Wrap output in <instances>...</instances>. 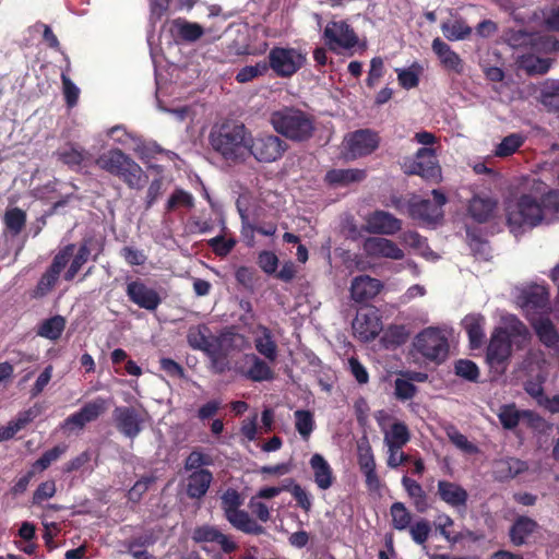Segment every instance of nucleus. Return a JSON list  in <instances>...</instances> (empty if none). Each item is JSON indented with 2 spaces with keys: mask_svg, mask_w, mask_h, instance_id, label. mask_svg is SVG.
Listing matches in <instances>:
<instances>
[{
  "mask_svg": "<svg viewBox=\"0 0 559 559\" xmlns=\"http://www.w3.org/2000/svg\"><path fill=\"white\" fill-rule=\"evenodd\" d=\"M547 214L559 219V191L521 193L506 205L507 224L514 235L538 226Z\"/></svg>",
  "mask_w": 559,
  "mask_h": 559,
  "instance_id": "f257e3e1",
  "label": "nucleus"
},
{
  "mask_svg": "<svg viewBox=\"0 0 559 559\" xmlns=\"http://www.w3.org/2000/svg\"><path fill=\"white\" fill-rule=\"evenodd\" d=\"M250 134L243 123L225 120L212 127L209 143L213 152L228 164H241L248 158Z\"/></svg>",
  "mask_w": 559,
  "mask_h": 559,
  "instance_id": "f03ea898",
  "label": "nucleus"
},
{
  "mask_svg": "<svg viewBox=\"0 0 559 559\" xmlns=\"http://www.w3.org/2000/svg\"><path fill=\"white\" fill-rule=\"evenodd\" d=\"M273 129L293 142H305L312 138L316 130L314 117L294 106H285L270 116Z\"/></svg>",
  "mask_w": 559,
  "mask_h": 559,
  "instance_id": "7ed1b4c3",
  "label": "nucleus"
},
{
  "mask_svg": "<svg viewBox=\"0 0 559 559\" xmlns=\"http://www.w3.org/2000/svg\"><path fill=\"white\" fill-rule=\"evenodd\" d=\"M415 349L427 360L442 364L449 356L450 345L445 333L439 328H427L414 340Z\"/></svg>",
  "mask_w": 559,
  "mask_h": 559,
  "instance_id": "20e7f679",
  "label": "nucleus"
},
{
  "mask_svg": "<svg viewBox=\"0 0 559 559\" xmlns=\"http://www.w3.org/2000/svg\"><path fill=\"white\" fill-rule=\"evenodd\" d=\"M288 147L287 142L275 134H250L248 157L253 156L259 163H273L281 159Z\"/></svg>",
  "mask_w": 559,
  "mask_h": 559,
  "instance_id": "39448f33",
  "label": "nucleus"
},
{
  "mask_svg": "<svg viewBox=\"0 0 559 559\" xmlns=\"http://www.w3.org/2000/svg\"><path fill=\"white\" fill-rule=\"evenodd\" d=\"M380 144L378 132L371 129H359L348 133L343 141V157L355 160L372 154Z\"/></svg>",
  "mask_w": 559,
  "mask_h": 559,
  "instance_id": "423d86ee",
  "label": "nucleus"
},
{
  "mask_svg": "<svg viewBox=\"0 0 559 559\" xmlns=\"http://www.w3.org/2000/svg\"><path fill=\"white\" fill-rule=\"evenodd\" d=\"M403 169L406 175H417L429 181L438 182L441 178V167L431 147H421L413 158H406Z\"/></svg>",
  "mask_w": 559,
  "mask_h": 559,
  "instance_id": "0eeeda50",
  "label": "nucleus"
},
{
  "mask_svg": "<svg viewBox=\"0 0 559 559\" xmlns=\"http://www.w3.org/2000/svg\"><path fill=\"white\" fill-rule=\"evenodd\" d=\"M433 200L413 198L407 204L408 215L421 223L431 224L443 217V205L447 203V195L438 190L431 191Z\"/></svg>",
  "mask_w": 559,
  "mask_h": 559,
  "instance_id": "6e6552de",
  "label": "nucleus"
},
{
  "mask_svg": "<svg viewBox=\"0 0 559 559\" xmlns=\"http://www.w3.org/2000/svg\"><path fill=\"white\" fill-rule=\"evenodd\" d=\"M305 57L294 48L273 47L267 56L266 71L277 78L293 76L304 64Z\"/></svg>",
  "mask_w": 559,
  "mask_h": 559,
  "instance_id": "1a4fd4ad",
  "label": "nucleus"
},
{
  "mask_svg": "<svg viewBox=\"0 0 559 559\" xmlns=\"http://www.w3.org/2000/svg\"><path fill=\"white\" fill-rule=\"evenodd\" d=\"M512 355V343L502 330H493L486 352V360L500 374L507 370Z\"/></svg>",
  "mask_w": 559,
  "mask_h": 559,
  "instance_id": "9d476101",
  "label": "nucleus"
},
{
  "mask_svg": "<svg viewBox=\"0 0 559 559\" xmlns=\"http://www.w3.org/2000/svg\"><path fill=\"white\" fill-rule=\"evenodd\" d=\"M323 40L330 50L336 51L338 48H354L358 44V36L347 22L331 21L323 31Z\"/></svg>",
  "mask_w": 559,
  "mask_h": 559,
  "instance_id": "9b49d317",
  "label": "nucleus"
},
{
  "mask_svg": "<svg viewBox=\"0 0 559 559\" xmlns=\"http://www.w3.org/2000/svg\"><path fill=\"white\" fill-rule=\"evenodd\" d=\"M112 419L117 430L131 440L141 433L145 421L143 413L133 406H116Z\"/></svg>",
  "mask_w": 559,
  "mask_h": 559,
  "instance_id": "f8f14e48",
  "label": "nucleus"
},
{
  "mask_svg": "<svg viewBox=\"0 0 559 559\" xmlns=\"http://www.w3.org/2000/svg\"><path fill=\"white\" fill-rule=\"evenodd\" d=\"M520 300L527 320H530V317H539L550 312L549 290L545 286L532 285L527 287L521 293Z\"/></svg>",
  "mask_w": 559,
  "mask_h": 559,
  "instance_id": "ddd939ff",
  "label": "nucleus"
},
{
  "mask_svg": "<svg viewBox=\"0 0 559 559\" xmlns=\"http://www.w3.org/2000/svg\"><path fill=\"white\" fill-rule=\"evenodd\" d=\"M354 334L362 342L374 340L382 330V321L374 307L361 308L353 320Z\"/></svg>",
  "mask_w": 559,
  "mask_h": 559,
  "instance_id": "4468645a",
  "label": "nucleus"
},
{
  "mask_svg": "<svg viewBox=\"0 0 559 559\" xmlns=\"http://www.w3.org/2000/svg\"><path fill=\"white\" fill-rule=\"evenodd\" d=\"M126 295L132 304L147 311H155L162 304L158 292L147 286L141 278L131 280L127 283Z\"/></svg>",
  "mask_w": 559,
  "mask_h": 559,
  "instance_id": "2eb2a0df",
  "label": "nucleus"
},
{
  "mask_svg": "<svg viewBox=\"0 0 559 559\" xmlns=\"http://www.w3.org/2000/svg\"><path fill=\"white\" fill-rule=\"evenodd\" d=\"M237 335L235 333H222L214 336L206 324H198L189 328L187 333V342L192 349L201 350L207 354L221 341H234Z\"/></svg>",
  "mask_w": 559,
  "mask_h": 559,
  "instance_id": "dca6fc26",
  "label": "nucleus"
},
{
  "mask_svg": "<svg viewBox=\"0 0 559 559\" xmlns=\"http://www.w3.org/2000/svg\"><path fill=\"white\" fill-rule=\"evenodd\" d=\"M362 250L370 258H386L402 260L404 251L391 239L383 237H368L362 242Z\"/></svg>",
  "mask_w": 559,
  "mask_h": 559,
  "instance_id": "f3484780",
  "label": "nucleus"
},
{
  "mask_svg": "<svg viewBox=\"0 0 559 559\" xmlns=\"http://www.w3.org/2000/svg\"><path fill=\"white\" fill-rule=\"evenodd\" d=\"M383 288L380 280L369 275H358L350 284V297L355 302H366L373 299Z\"/></svg>",
  "mask_w": 559,
  "mask_h": 559,
  "instance_id": "a211bd4d",
  "label": "nucleus"
},
{
  "mask_svg": "<svg viewBox=\"0 0 559 559\" xmlns=\"http://www.w3.org/2000/svg\"><path fill=\"white\" fill-rule=\"evenodd\" d=\"M439 499L453 509H465L468 501V492L460 484L450 480H439L437 484Z\"/></svg>",
  "mask_w": 559,
  "mask_h": 559,
  "instance_id": "6ab92c4d",
  "label": "nucleus"
},
{
  "mask_svg": "<svg viewBox=\"0 0 559 559\" xmlns=\"http://www.w3.org/2000/svg\"><path fill=\"white\" fill-rule=\"evenodd\" d=\"M192 539L195 543H215L219 545L225 554H230L237 548L234 540L223 534L217 527L211 525L195 527L192 533Z\"/></svg>",
  "mask_w": 559,
  "mask_h": 559,
  "instance_id": "aec40b11",
  "label": "nucleus"
},
{
  "mask_svg": "<svg viewBox=\"0 0 559 559\" xmlns=\"http://www.w3.org/2000/svg\"><path fill=\"white\" fill-rule=\"evenodd\" d=\"M368 228L373 234L395 235L402 229V221L389 212L374 211L367 219Z\"/></svg>",
  "mask_w": 559,
  "mask_h": 559,
  "instance_id": "412c9836",
  "label": "nucleus"
},
{
  "mask_svg": "<svg viewBox=\"0 0 559 559\" xmlns=\"http://www.w3.org/2000/svg\"><path fill=\"white\" fill-rule=\"evenodd\" d=\"M497 207V201L485 194H475L468 202L467 212L477 223L483 224L490 221Z\"/></svg>",
  "mask_w": 559,
  "mask_h": 559,
  "instance_id": "4be33fe9",
  "label": "nucleus"
},
{
  "mask_svg": "<svg viewBox=\"0 0 559 559\" xmlns=\"http://www.w3.org/2000/svg\"><path fill=\"white\" fill-rule=\"evenodd\" d=\"M213 481V473L211 471H194L190 472L187 477L186 495L190 499H203Z\"/></svg>",
  "mask_w": 559,
  "mask_h": 559,
  "instance_id": "5701e85b",
  "label": "nucleus"
},
{
  "mask_svg": "<svg viewBox=\"0 0 559 559\" xmlns=\"http://www.w3.org/2000/svg\"><path fill=\"white\" fill-rule=\"evenodd\" d=\"M528 321L542 344L549 348L558 344L559 334L548 314H546V317H544V314L539 317L533 316L530 317Z\"/></svg>",
  "mask_w": 559,
  "mask_h": 559,
  "instance_id": "b1692460",
  "label": "nucleus"
},
{
  "mask_svg": "<svg viewBox=\"0 0 559 559\" xmlns=\"http://www.w3.org/2000/svg\"><path fill=\"white\" fill-rule=\"evenodd\" d=\"M309 463L318 488L321 490H328L331 488L334 484L335 476L331 465L323 455L319 453L313 454Z\"/></svg>",
  "mask_w": 559,
  "mask_h": 559,
  "instance_id": "393cba45",
  "label": "nucleus"
},
{
  "mask_svg": "<svg viewBox=\"0 0 559 559\" xmlns=\"http://www.w3.org/2000/svg\"><path fill=\"white\" fill-rule=\"evenodd\" d=\"M485 317L481 314H467L463 321L462 325L467 333L469 347L472 349H478L483 346L485 340Z\"/></svg>",
  "mask_w": 559,
  "mask_h": 559,
  "instance_id": "a878e982",
  "label": "nucleus"
},
{
  "mask_svg": "<svg viewBox=\"0 0 559 559\" xmlns=\"http://www.w3.org/2000/svg\"><path fill=\"white\" fill-rule=\"evenodd\" d=\"M537 527L538 524L535 520L526 515L518 516L510 527L509 536L511 543L518 547L524 545Z\"/></svg>",
  "mask_w": 559,
  "mask_h": 559,
  "instance_id": "bb28decb",
  "label": "nucleus"
},
{
  "mask_svg": "<svg viewBox=\"0 0 559 559\" xmlns=\"http://www.w3.org/2000/svg\"><path fill=\"white\" fill-rule=\"evenodd\" d=\"M247 362H251L246 379L252 382L271 381L274 379V371L265 360L253 353L245 354Z\"/></svg>",
  "mask_w": 559,
  "mask_h": 559,
  "instance_id": "cd10ccee",
  "label": "nucleus"
},
{
  "mask_svg": "<svg viewBox=\"0 0 559 559\" xmlns=\"http://www.w3.org/2000/svg\"><path fill=\"white\" fill-rule=\"evenodd\" d=\"M364 169H331L326 171L324 181L332 187H345L353 182H360L366 178Z\"/></svg>",
  "mask_w": 559,
  "mask_h": 559,
  "instance_id": "c85d7f7f",
  "label": "nucleus"
},
{
  "mask_svg": "<svg viewBox=\"0 0 559 559\" xmlns=\"http://www.w3.org/2000/svg\"><path fill=\"white\" fill-rule=\"evenodd\" d=\"M118 178L121 179L130 189H141L147 180V176L141 166L130 156L121 167Z\"/></svg>",
  "mask_w": 559,
  "mask_h": 559,
  "instance_id": "c756f323",
  "label": "nucleus"
},
{
  "mask_svg": "<svg viewBox=\"0 0 559 559\" xmlns=\"http://www.w3.org/2000/svg\"><path fill=\"white\" fill-rule=\"evenodd\" d=\"M128 157H129V155L123 153L121 150L111 148V150L100 154L96 158L95 164L100 169L109 173L112 176L118 177V175L120 174L121 167L124 165Z\"/></svg>",
  "mask_w": 559,
  "mask_h": 559,
  "instance_id": "7c9ffc66",
  "label": "nucleus"
},
{
  "mask_svg": "<svg viewBox=\"0 0 559 559\" xmlns=\"http://www.w3.org/2000/svg\"><path fill=\"white\" fill-rule=\"evenodd\" d=\"M234 341H221L213 349L205 354L210 360V368L215 374H223L231 370L225 345H231Z\"/></svg>",
  "mask_w": 559,
  "mask_h": 559,
  "instance_id": "2f4dec72",
  "label": "nucleus"
},
{
  "mask_svg": "<svg viewBox=\"0 0 559 559\" xmlns=\"http://www.w3.org/2000/svg\"><path fill=\"white\" fill-rule=\"evenodd\" d=\"M225 518L236 530L246 534L261 535L264 533L263 526L258 524L245 510L238 509Z\"/></svg>",
  "mask_w": 559,
  "mask_h": 559,
  "instance_id": "473e14b6",
  "label": "nucleus"
},
{
  "mask_svg": "<svg viewBox=\"0 0 559 559\" xmlns=\"http://www.w3.org/2000/svg\"><path fill=\"white\" fill-rule=\"evenodd\" d=\"M527 469V463L515 457L502 459L495 464V474L499 480L512 479Z\"/></svg>",
  "mask_w": 559,
  "mask_h": 559,
  "instance_id": "72a5a7b5",
  "label": "nucleus"
},
{
  "mask_svg": "<svg viewBox=\"0 0 559 559\" xmlns=\"http://www.w3.org/2000/svg\"><path fill=\"white\" fill-rule=\"evenodd\" d=\"M171 32L176 37L188 43L198 40L204 34L203 27L200 24L185 19L174 20Z\"/></svg>",
  "mask_w": 559,
  "mask_h": 559,
  "instance_id": "f704fd0d",
  "label": "nucleus"
},
{
  "mask_svg": "<svg viewBox=\"0 0 559 559\" xmlns=\"http://www.w3.org/2000/svg\"><path fill=\"white\" fill-rule=\"evenodd\" d=\"M539 37L540 36H537L536 34L522 28H510L506 31L503 35L504 41L512 48H526L530 46H535Z\"/></svg>",
  "mask_w": 559,
  "mask_h": 559,
  "instance_id": "c9c22d12",
  "label": "nucleus"
},
{
  "mask_svg": "<svg viewBox=\"0 0 559 559\" xmlns=\"http://www.w3.org/2000/svg\"><path fill=\"white\" fill-rule=\"evenodd\" d=\"M409 439V430L402 421L392 424L390 431L384 436V442L389 449H402Z\"/></svg>",
  "mask_w": 559,
  "mask_h": 559,
  "instance_id": "e433bc0d",
  "label": "nucleus"
},
{
  "mask_svg": "<svg viewBox=\"0 0 559 559\" xmlns=\"http://www.w3.org/2000/svg\"><path fill=\"white\" fill-rule=\"evenodd\" d=\"M66 328V319L61 316H53L44 320L37 330V334L50 341H57L62 335Z\"/></svg>",
  "mask_w": 559,
  "mask_h": 559,
  "instance_id": "4c0bfd02",
  "label": "nucleus"
},
{
  "mask_svg": "<svg viewBox=\"0 0 559 559\" xmlns=\"http://www.w3.org/2000/svg\"><path fill=\"white\" fill-rule=\"evenodd\" d=\"M103 242L95 236L90 235L82 239L75 255L86 263L88 259L97 261L98 257L103 253Z\"/></svg>",
  "mask_w": 559,
  "mask_h": 559,
  "instance_id": "58836bf2",
  "label": "nucleus"
},
{
  "mask_svg": "<svg viewBox=\"0 0 559 559\" xmlns=\"http://www.w3.org/2000/svg\"><path fill=\"white\" fill-rule=\"evenodd\" d=\"M257 352L267 360L274 362L277 358V345L273 340L270 329L263 326L262 335L254 340Z\"/></svg>",
  "mask_w": 559,
  "mask_h": 559,
  "instance_id": "ea45409f",
  "label": "nucleus"
},
{
  "mask_svg": "<svg viewBox=\"0 0 559 559\" xmlns=\"http://www.w3.org/2000/svg\"><path fill=\"white\" fill-rule=\"evenodd\" d=\"M495 330L504 331L510 343H526L531 338V334L526 325L516 318H512L504 326H498Z\"/></svg>",
  "mask_w": 559,
  "mask_h": 559,
  "instance_id": "a19ab883",
  "label": "nucleus"
},
{
  "mask_svg": "<svg viewBox=\"0 0 559 559\" xmlns=\"http://www.w3.org/2000/svg\"><path fill=\"white\" fill-rule=\"evenodd\" d=\"M214 464V457L204 452L202 449L197 448L192 450L185 460L183 467L187 472L194 471H209L206 466Z\"/></svg>",
  "mask_w": 559,
  "mask_h": 559,
  "instance_id": "79ce46f5",
  "label": "nucleus"
},
{
  "mask_svg": "<svg viewBox=\"0 0 559 559\" xmlns=\"http://www.w3.org/2000/svg\"><path fill=\"white\" fill-rule=\"evenodd\" d=\"M533 413L530 411H518L514 404L504 405L501 407L498 418L504 429H514L522 417H532Z\"/></svg>",
  "mask_w": 559,
  "mask_h": 559,
  "instance_id": "37998d69",
  "label": "nucleus"
},
{
  "mask_svg": "<svg viewBox=\"0 0 559 559\" xmlns=\"http://www.w3.org/2000/svg\"><path fill=\"white\" fill-rule=\"evenodd\" d=\"M525 142V136L521 133H511L502 139L495 150L498 157H508L514 154Z\"/></svg>",
  "mask_w": 559,
  "mask_h": 559,
  "instance_id": "c03bdc74",
  "label": "nucleus"
},
{
  "mask_svg": "<svg viewBox=\"0 0 559 559\" xmlns=\"http://www.w3.org/2000/svg\"><path fill=\"white\" fill-rule=\"evenodd\" d=\"M294 416L296 430L307 441L316 427L312 413L306 409H298L294 413Z\"/></svg>",
  "mask_w": 559,
  "mask_h": 559,
  "instance_id": "a18cd8bd",
  "label": "nucleus"
},
{
  "mask_svg": "<svg viewBox=\"0 0 559 559\" xmlns=\"http://www.w3.org/2000/svg\"><path fill=\"white\" fill-rule=\"evenodd\" d=\"M392 525L397 531L408 528L412 522V514L403 502H394L390 508Z\"/></svg>",
  "mask_w": 559,
  "mask_h": 559,
  "instance_id": "49530a36",
  "label": "nucleus"
},
{
  "mask_svg": "<svg viewBox=\"0 0 559 559\" xmlns=\"http://www.w3.org/2000/svg\"><path fill=\"white\" fill-rule=\"evenodd\" d=\"M59 276L58 273L48 267L38 280L37 285L33 289L32 297L38 299L47 296L56 286Z\"/></svg>",
  "mask_w": 559,
  "mask_h": 559,
  "instance_id": "de8ad7c7",
  "label": "nucleus"
},
{
  "mask_svg": "<svg viewBox=\"0 0 559 559\" xmlns=\"http://www.w3.org/2000/svg\"><path fill=\"white\" fill-rule=\"evenodd\" d=\"M108 408L107 400L98 396L80 408L84 420L87 423L96 420Z\"/></svg>",
  "mask_w": 559,
  "mask_h": 559,
  "instance_id": "09e8293b",
  "label": "nucleus"
},
{
  "mask_svg": "<svg viewBox=\"0 0 559 559\" xmlns=\"http://www.w3.org/2000/svg\"><path fill=\"white\" fill-rule=\"evenodd\" d=\"M435 525L439 534L449 543L456 544L462 539V535L460 533L453 534L450 531V527L454 525V521L449 514H438L436 518Z\"/></svg>",
  "mask_w": 559,
  "mask_h": 559,
  "instance_id": "8fccbe9b",
  "label": "nucleus"
},
{
  "mask_svg": "<svg viewBox=\"0 0 559 559\" xmlns=\"http://www.w3.org/2000/svg\"><path fill=\"white\" fill-rule=\"evenodd\" d=\"M3 219H4L5 227L13 235H17L25 227L26 213L19 207H13L5 212Z\"/></svg>",
  "mask_w": 559,
  "mask_h": 559,
  "instance_id": "3c124183",
  "label": "nucleus"
},
{
  "mask_svg": "<svg viewBox=\"0 0 559 559\" xmlns=\"http://www.w3.org/2000/svg\"><path fill=\"white\" fill-rule=\"evenodd\" d=\"M454 372L457 377L467 380L469 382H478L479 368L469 359H459L454 364Z\"/></svg>",
  "mask_w": 559,
  "mask_h": 559,
  "instance_id": "603ef678",
  "label": "nucleus"
},
{
  "mask_svg": "<svg viewBox=\"0 0 559 559\" xmlns=\"http://www.w3.org/2000/svg\"><path fill=\"white\" fill-rule=\"evenodd\" d=\"M44 411V406L40 403H35L28 409L20 412L14 420L10 421V425L14 428L16 433L23 429L26 425L32 423Z\"/></svg>",
  "mask_w": 559,
  "mask_h": 559,
  "instance_id": "864d4df0",
  "label": "nucleus"
},
{
  "mask_svg": "<svg viewBox=\"0 0 559 559\" xmlns=\"http://www.w3.org/2000/svg\"><path fill=\"white\" fill-rule=\"evenodd\" d=\"M267 73L266 61H259L254 66H246L241 68L235 79L238 83H248L257 78L263 76Z\"/></svg>",
  "mask_w": 559,
  "mask_h": 559,
  "instance_id": "5fc2aeb1",
  "label": "nucleus"
},
{
  "mask_svg": "<svg viewBox=\"0 0 559 559\" xmlns=\"http://www.w3.org/2000/svg\"><path fill=\"white\" fill-rule=\"evenodd\" d=\"M67 60V68L66 71L61 73V82L63 87V94L66 98V103L69 107H73L76 105L79 100L80 90L76 87V85L71 81L69 75L67 74L68 71H70V61L69 58L66 57Z\"/></svg>",
  "mask_w": 559,
  "mask_h": 559,
  "instance_id": "6e6d98bb",
  "label": "nucleus"
},
{
  "mask_svg": "<svg viewBox=\"0 0 559 559\" xmlns=\"http://www.w3.org/2000/svg\"><path fill=\"white\" fill-rule=\"evenodd\" d=\"M67 450L68 445L64 443L55 445L53 448L44 452L43 455L34 462L33 467L40 471L47 469L51 463L57 461L62 454L67 452Z\"/></svg>",
  "mask_w": 559,
  "mask_h": 559,
  "instance_id": "4d7b16f0",
  "label": "nucleus"
},
{
  "mask_svg": "<svg viewBox=\"0 0 559 559\" xmlns=\"http://www.w3.org/2000/svg\"><path fill=\"white\" fill-rule=\"evenodd\" d=\"M179 206L192 209L194 206V198L191 193H189L180 188H177L174 190V192L169 197L167 204H166V210L168 212H171Z\"/></svg>",
  "mask_w": 559,
  "mask_h": 559,
  "instance_id": "13d9d810",
  "label": "nucleus"
},
{
  "mask_svg": "<svg viewBox=\"0 0 559 559\" xmlns=\"http://www.w3.org/2000/svg\"><path fill=\"white\" fill-rule=\"evenodd\" d=\"M418 392L417 386L406 377L394 380V396L401 402L412 400Z\"/></svg>",
  "mask_w": 559,
  "mask_h": 559,
  "instance_id": "bf43d9fd",
  "label": "nucleus"
},
{
  "mask_svg": "<svg viewBox=\"0 0 559 559\" xmlns=\"http://www.w3.org/2000/svg\"><path fill=\"white\" fill-rule=\"evenodd\" d=\"M408 528L411 537L414 540V543H416L417 545L426 544L431 532V525L428 520L420 519L413 525H409Z\"/></svg>",
  "mask_w": 559,
  "mask_h": 559,
  "instance_id": "052dcab7",
  "label": "nucleus"
},
{
  "mask_svg": "<svg viewBox=\"0 0 559 559\" xmlns=\"http://www.w3.org/2000/svg\"><path fill=\"white\" fill-rule=\"evenodd\" d=\"M58 159L68 166H80L84 160V150L70 145L57 152Z\"/></svg>",
  "mask_w": 559,
  "mask_h": 559,
  "instance_id": "680f3d73",
  "label": "nucleus"
},
{
  "mask_svg": "<svg viewBox=\"0 0 559 559\" xmlns=\"http://www.w3.org/2000/svg\"><path fill=\"white\" fill-rule=\"evenodd\" d=\"M357 461L361 472L376 468V461L368 440L358 444Z\"/></svg>",
  "mask_w": 559,
  "mask_h": 559,
  "instance_id": "e2e57ef3",
  "label": "nucleus"
},
{
  "mask_svg": "<svg viewBox=\"0 0 559 559\" xmlns=\"http://www.w3.org/2000/svg\"><path fill=\"white\" fill-rule=\"evenodd\" d=\"M74 249H75L74 243H69V245L64 246L62 249H60L59 252L53 257L52 262L49 265V269H51V271H53L60 275L61 271L69 263V260L72 257Z\"/></svg>",
  "mask_w": 559,
  "mask_h": 559,
  "instance_id": "0e129e2a",
  "label": "nucleus"
},
{
  "mask_svg": "<svg viewBox=\"0 0 559 559\" xmlns=\"http://www.w3.org/2000/svg\"><path fill=\"white\" fill-rule=\"evenodd\" d=\"M443 35L449 40H459L465 38L471 34V28L464 25L460 21H454L452 23L443 24L442 26Z\"/></svg>",
  "mask_w": 559,
  "mask_h": 559,
  "instance_id": "69168bd1",
  "label": "nucleus"
},
{
  "mask_svg": "<svg viewBox=\"0 0 559 559\" xmlns=\"http://www.w3.org/2000/svg\"><path fill=\"white\" fill-rule=\"evenodd\" d=\"M209 246L213 252L218 257H226L236 246L234 238H225L219 235L209 240Z\"/></svg>",
  "mask_w": 559,
  "mask_h": 559,
  "instance_id": "338daca9",
  "label": "nucleus"
},
{
  "mask_svg": "<svg viewBox=\"0 0 559 559\" xmlns=\"http://www.w3.org/2000/svg\"><path fill=\"white\" fill-rule=\"evenodd\" d=\"M258 265L267 275H275L278 266L277 255L267 250H263L258 254Z\"/></svg>",
  "mask_w": 559,
  "mask_h": 559,
  "instance_id": "774afa93",
  "label": "nucleus"
}]
</instances>
